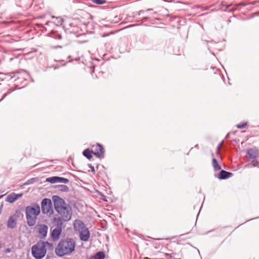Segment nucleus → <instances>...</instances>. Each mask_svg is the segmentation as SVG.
I'll use <instances>...</instances> for the list:
<instances>
[{
  "label": "nucleus",
  "mask_w": 259,
  "mask_h": 259,
  "mask_svg": "<svg viewBox=\"0 0 259 259\" xmlns=\"http://www.w3.org/2000/svg\"><path fill=\"white\" fill-rule=\"evenodd\" d=\"M199 212H198V213H197V217H198V215H199Z\"/></svg>",
  "instance_id": "obj_53"
},
{
  "label": "nucleus",
  "mask_w": 259,
  "mask_h": 259,
  "mask_svg": "<svg viewBox=\"0 0 259 259\" xmlns=\"http://www.w3.org/2000/svg\"><path fill=\"white\" fill-rule=\"evenodd\" d=\"M75 242L72 238L61 239L55 248V252L59 257L70 255L75 249Z\"/></svg>",
  "instance_id": "obj_1"
},
{
  "label": "nucleus",
  "mask_w": 259,
  "mask_h": 259,
  "mask_svg": "<svg viewBox=\"0 0 259 259\" xmlns=\"http://www.w3.org/2000/svg\"><path fill=\"white\" fill-rule=\"evenodd\" d=\"M74 229L76 231H81L84 228H87L85 225L82 221L79 220H76L74 223Z\"/></svg>",
  "instance_id": "obj_15"
},
{
  "label": "nucleus",
  "mask_w": 259,
  "mask_h": 259,
  "mask_svg": "<svg viewBox=\"0 0 259 259\" xmlns=\"http://www.w3.org/2000/svg\"><path fill=\"white\" fill-rule=\"evenodd\" d=\"M222 143H223V142L218 145V147H217L218 151H219L220 149L221 148L222 145Z\"/></svg>",
  "instance_id": "obj_37"
},
{
  "label": "nucleus",
  "mask_w": 259,
  "mask_h": 259,
  "mask_svg": "<svg viewBox=\"0 0 259 259\" xmlns=\"http://www.w3.org/2000/svg\"><path fill=\"white\" fill-rule=\"evenodd\" d=\"M252 167H257L259 168V161H255L253 162Z\"/></svg>",
  "instance_id": "obj_32"
},
{
  "label": "nucleus",
  "mask_w": 259,
  "mask_h": 259,
  "mask_svg": "<svg viewBox=\"0 0 259 259\" xmlns=\"http://www.w3.org/2000/svg\"><path fill=\"white\" fill-rule=\"evenodd\" d=\"M100 194V195L102 197V199L103 200V201H107V199H106V196H105L104 194H103L102 193H99Z\"/></svg>",
  "instance_id": "obj_33"
},
{
  "label": "nucleus",
  "mask_w": 259,
  "mask_h": 259,
  "mask_svg": "<svg viewBox=\"0 0 259 259\" xmlns=\"http://www.w3.org/2000/svg\"><path fill=\"white\" fill-rule=\"evenodd\" d=\"M93 153L94 152L89 148H87L82 151V155L89 160L93 158Z\"/></svg>",
  "instance_id": "obj_18"
},
{
  "label": "nucleus",
  "mask_w": 259,
  "mask_h": 259,
  "mask_svg": "<svg viewBox=\"0 0 259 259\" xmlns=\"http://www.w3.org/2000/svg\"><path fill=\"white\" fill-rule=\"evenodd\" d=\"M55 188L62 192H68L69 191V188L65 185H56Z\"/></svg>",
  "instance_id": "obj_19"
},
{
  "label": "nucleus",
  "mask_w": 259,
  "mask_h": 259,
  "mask_svg": "<svg viewBox=\"0 0 259 259\" xmlns=\"http://www.w3.org/2000/svg\"><path fill=\"white\" fill-rule=\"evenodd\" d=\"M80 58H75V60L76 61H78V60H79Z\"/></svg>",
  "instance_id": "obj_44"
},
{
  "label": "nucleus",
  "mask_w": 259,
  "mask_h": 259,
  "mask_svg": "<svg viewBox=\"0 0 259 259\" xmlns=\"http://www.w3.org/2000/svg\"><path fill=\"white\" fill-rule=\"evenodd\" d=\"M66 209H61L57 211L61 215V217L64 222H67L71 220L72 217V208L69 204L66 205Z\"/></svg>",
  "instance_id": "obj_6"
},
{
  "label": "nucleus",
  "mask_w": 259,
  "mask_h": 259,
  "mask_svg": "<svg viewBox=\"0 0 259 259\" xmlns=\"http://www.w3.org/2000/svg\"><path fill=\"white\" fill-rule=\"evenodd\" d=\"M40 212V206L37 203H33L26 207L27 224L29 227L33 226L35 225L37 216L39 214Z\"/></svg>",
  "instance_id": "obj_2"
},
{
  "label": "nucleus",
  "mask_w": 259,
  "mask_h": 259,
  "mask_svg": "<svg viewBox=\"0 0 259 259\" xmlns=\"http://www.w3.org/2000/svg\"><path fill=\"white\" fill-rule=\"evenodd\" d=\"M229 137H230V133H228V134L226 135V137H225V139H229Z\"/></svg>",
  "instance_id": "obj_41"
},
{
  "label": "nucleus",
  "mask_w": 259,
  "mask_h": 259,
  "mask_svg": "<svg viewBox=\"0 0 259 259\" xmlns=\"http://www.w3.org/2000/svg\"><path fill=\"white\" fill-rule=\"evenodd\" d=\"M105 256V253L103 251H100L95 253L93 257L94 259H104Z\"/></svg>",
  "instance_id": "obj_20"
},
{
  "label": "nucleus",
  "mask_w": 259,
  "mask_h": 259,
  "mask_svg": "<svg viewBox=\"0 0 259 259\" xmlns=\"http://www.w3.org/2000/svg\"><path fill=\"white\" fill-rule=\"evenodd\" d=\"M258 218H259V217H258L255 218H254V219H250V220H248V221H249L252 220H253V219H258ZM246 222H247V221Z\"/></svg>",
  "instance_id": "obj_43"
},
{
  "label": "nucleus",
  "mask_w": 259,
  "mask_h": 259,
  "mask_svg": "<svg viewBox=\"0 0 259 259\" xmlns=\"http://www.w3.org/2000/svg\"><path fill=\"white\" fill-rule=\"evenodd\" d=\"M57 220V226L56 227H62L63 224V219L61 217H58L57 219H55Z\"/></svg>",
  "instance_id": "obj_29"
},
{
  "label": "nucleus",
  "mask_w": 259,
  "mask_h": 259,
  "mask_svg": "<svg viewBox=\"0 0 259 259\" xmlns=\"http://www.w3.org/2000/svg\"><path fill=\"white\" fill-rule=\"evenodd\" d=\"M92 2L97 5H102L106 3V0H91Z\"/></svg>",
  "instance_id": "obj_28"
},
{
  "label": "nucleus",
  "mask_w": 259,
  "mask_h": 259,
  "mask_svg": "<svg viewBox=\"0 0 259 259\" xmlns=\"http://www.w3.org/2000/svg\"><path fill=\"white\" fill-rule=\"evenodd\" d=\"M51 22L50 21H48L46 22V25H48L49 23Z\"/></svg>",
  "instance_id": "obj_45"
},
{
  "label": "nucleus",
  "mask_w": 259,
  "mask_h": 259,
  "mask_svg": "<svg viewBox=\"0 0 259 259\" xmlns=\"http://www.w3.org/2000/svg\"><path fill=\"white\" fill-rule=\"evenodd\" d=\"M47 252V248H45V246L38 245V244L34 245L31 248V253L32 256L35 259H42L45 257Z\"/></svg>",
  "instance_id": "obj_3"
},
{
  "label": "nucleus",
  "mask_w": 259,
  "mask_h": 259,
  "mask_svg": "<svg viewBox=\"0 0 259 259\" xmlns=\"http://www.w3.org/2000/svg\"><path fill=\"white\" fill-rule=\"evenodd\" d=\"M29 77L27 72L24 69L17 70V90L21 89L25 87L26 83L23 86L19 87V84H22L26 81Z\"/></svg>",
  "instance_id": "obj_5"
},
{
  "label": "nucleus",
  "mask_w": 259,
  "mask_h": 259,
  "mask_svg": "<svg viewBox=\"0 0 259 259\" xmlns=\"http://www.w3.org/2000/svg\"><path fill=\"white\" fill-rule=\"evenodd\" d=\"M138 25H138V24H136V25H134V26H138ZM133 26V25H131L130 27H132V26Z\"/></svg>",
  "instance_id": "obj_46"
},
{
  "label": "nucleus",
  "mask_w": 259,
  "mask_h": 259,
  "mask_svg": "<svg viewBox=\"0 0 259 259\" xmlns=\"http://www.w3.org/2000/svg\"><path fill=\"white\" fill-rule=\"evenodd\" d=\"M16 222V214H13L8 219L7 226L8 228L13 229L15 228Z\"/></svg>",
  "instance_id": "obj_16"
},
{
  "label": "nucleus",
  "mask_w": 259,
  "mask_h": 259,
  "mask_svg": "<svg viewBox=\"0 0 259 259\" xmlns=\"http://www.w3.org/2000/svg\"><path fill=\"white\" fill-rule=\"evenodd\" d=\"M49 36L56 40L63 39V36L57 31L52 30L49 34Z\"/></svg>",
  "instance_id": "obj_17"
},
{
  "label": "nucleus",
  "mask_w": 259,
  "mask_h": 259,
  "mask_svg": "<svg viewBox=\"0 0 259 259\" xmlns=\"http://www.w3.org/2000/svg\"><path fill=\"white\" fill-rule=\"evenodd\" d=\"M145 259H150V258H149L148 257H145Z\"/></svg>",
  "instance_id": "obj_50"
},
{
  "label": "nucleus",
  "mask_w": 259,
  "mask_h": 259,
  "mask_svg": "<svg viewBox=\"0 0 259 259\" xmlns=\"http://www.w3.org/2000/svg\"><path fill=\"white\" fill-rule=\"evenodd\" d=\"M212 164L214 171H218L221 169V166L219 164L218 160L215 158H213L212 159Z\"/></svg>",
  "instance_id": "obj_21"
},
{
  "label": "nucleus",
  "mask_w": 259,
  "mask_h": 259,
  "mask_svg": "<svg viewBox=\"0 0 259 259\" xmlns=\"http://www.w3.org/2000/svg\"><path fill=\"white\" fill-rule=\"evenodd\" d=\"M62 227H55L51 232V237L53 241L58 240L61 234Z\"/></svg>",
  "instance_id": "obj_11"
},
{
  "label": "nucleus",
  "mask_w": 259,
  "mask_h": 259,
  "mask_svg": "<svg viewBox=\"0 0 259 259\" xmlns=\"http://www.w3.org/2000/svg\"><path fill=\"white\" fill-rule=\"evenodd\" d=\"M145 11L144 10H140L139 12H138L136 15H140L144 13Z\"/></svg>",
  "instance_id": "obj_35"
},
{
  "label": "nucleus",
  "mask_w": 259,
  "mask_h": 259,
  "mask_svg": "<svg viewBox=\"0 0 259 259\" xmlns=\"http://www.w3.org/2000/svg\"><path fill=\"white\" fill-rule=\"evenodd\" d=\"M236 6L237 7L245 6H246V4L245 3H238V4H236Z\"/></svg>",
  "instance_id": "obj_34"
},
{
  "label": "nucleus",
  "mask_w": 259,
  "mask_h": 259,
  "mask_svg": "<svg viewBox=\"0 0 259 259\" xmlns=\"http://www.w3.org/2000/svg\"><path fill=\"white\" fill-rule=\"evenodd\" d=\"M79 233V238L81 241L86 242L89 240L90 237V232L87 228L80 231Z\"/></svg>",
  "instance_id": "obj_12"
},
{
  "label": "nucleus",
  "mask_w": 259,
  "mask_h": 259,
  "mask_svg": "<svg viewBox=\"0 0 259 259\" xmlns=\"http://www.w3.org/2000/svg\"><path fill=\"white\" fill-rule=\"evenodd\" d=\"M233 176V173L223 169H221L220 171L218 174L217 177L219 180H226L232 177Z\"/></svg>",
  "instance_id": "obj_13"
},
{
  "label": "nucleus",
  "mask_w": 259,
  "mask_h": 259,
  "mask_svg": "<svg viewBox=\"0 0 259 259\" xmlns=\"http://www.w3.org/2000/svg\"><path fill=\"white\" fill-rule=\"evenodd\" d=\"M52 200L54 202V208L56 211H59V209H66V203L65 200L58 195H54L52 196Z\"/></svg>",
  "instance_id": "obj_7"
},
{
  "label": "nucleus",
  "mask_w": 259,
  "mask_h": 259,
  "mask_svg": "<svg viewBox=\"0 0 259 259\" xmlns=\"http://www.w3.org/2000/svg\"><path fill=\"white\" fill-rule=\"evenodd\" d=\"M246 156L250 160L251 162H254L256 158L259 157V151L256 148L248 149L246 151Z\"/></svg>",
  "instance_id": "obj_8"
},
{
  "label": "nucleus",
  "mask_w": 259,
  "mask_h": 259,
  "mask_svg": "<svg viewBox=\"0 0 259 259\" xmlns=\"http://www.w3.org/2000/svg\"><path fill=\"white\" fill-rule=\"evenodd\" d=\"M41 208L44 214H53V209L51 200L49 198H44L41 203Z\"/></svg>",
  "instance_id": "obj_4"
},
{
  "label": "nucleus",
  "mask_w": 259,
  "mask_h": 259,
  "mask_svg": "<svg viewBox=\"0 0 259 259\" xmlns=\"http://www.w3.org/2000/svg\"><path fill=\"white\" fill-rule=\"evenodd\" d=\"M1 197V196H0V198Z\"/></svg>",
  "instance_id": "obj_54"
},
{
  "label": "nucleus",
  "mask_w": 259,
  "mask_h": 259,
  "mask_svg": "<svg viewBox=\"0 0 259 259\" xmlns=\"http://www.w3.org/2000/svg\"><path fill=\"white\" fill-rule=\"evenodd\" d=\"M42 245L45 246V248H47L49 250H53V244L52 243H50L48 241L42 242L41 243Z\"/></svg>",
  "instance_id": "obj_24"
},
{
  "label": "nucleus",
  "mask_w": 259,
  "mask_h": 259,
  "mask_svg": "<svg viewBox=\"0 0 259 259\" xmlns=\"http://www.w3.org/2000/svg\"><path fill=\"white\" fill-rule=\"evenodd\" d=\"M10 251L11 249L10 248H7L5 251L6 253L10 252Z\"/></svg>",
  "instance_id": "obj_39"
},
{
  "label": "nucleus",
  "mask_w": 259,
  "mask_h": 259,
  "mask_svg": "<svg viewBox=\"0 0 259 259\" xmlns=\"http://www.w3.org/2000/svg\"><path fill=\"white\" fill-rule=\"evenodd\" d=\"M46 182L51 184H55L56 183L67 184L69 183V181L68 179L65 178L58 176H54L47 178L46 179Z\"/></svg>",
  "instance_id": "obj_9"
},
{
  "label": "nucleus",
  "mask_w": 259,
  "mask_h": 259,
  "mask_svg": "<svg viewBox=\"0 0 259 259\" xmlns=\"http://www.w3.org/2000/svg\"><path fill=\"white\" fill-rule=\"evenodd\" d=\"M48 229V227L45 224H41L39 225L38 233L40 238L44 239L47 236Z\"/></svg>",
  "instance_id": "obj_14"
},
{
  "label": "nucleus",
  "mask_w": 259,
  "mask_h": 259,
  "mask_svg": "<svg viewBox=\"0 0 259 259\" xmlns=\"http://www.w3.org/2000/svg\"><path fill=\"white\" fill-rule=\"evenodd\" d=\"M38 179L37 178H33L28 180L25 183H23V184H19V185H20V186L21 187L22 186H26V185L32 184L34 183L37 182L38 181Z\"/></svg>",
  "instance_id": "obj_22"
},
{
  "label": "nucleus",
  "mask_w": 259,
  "mask_h": 259,
  "mask_svg": "<svg viewBox=\"0 0 259 259\" xmlns=\"http://www.w3.org/2000/svg\"><path fill=\"white\" fill-rule=\"evenodd\" d=\"M211 231H208V232L206 233V234L209 233V232H210Z\"/></svg>",
  "instance_id": "obj_49"
},
{
  "label": "nucleus",
  "mask_w": 259,
  "mask_h": 259,
  "mask_svg": "<svg viewBox=\"0 0 259 259\" xmlns=\"http://www.w3.org/2000/svg\"><path fill=\"white\" fill-rule=\"evenodd\" d=\"M20 57H21V56L17 55V58H19Z\"/></svg>",
  "instance_id": "obj_48"
},
{
  "label": "nucleus",
  "mask_w": 259,
  "mask_h": 259,
  "mask_svg": "<svg viewBox=\"0 0 259 259\" xmlns=\"http://www.w3.org/2000/svg\"><path fill=\"white\" fill-rule=\"evenodd\" d=\"M88 166L91 168V170L93 174H95V170L94 167L91 163H88Z\"/></svg>",
  "instance_id": "obj_30"
},
{
  "label": "nucleus",
  "mask_w": 259,
  "mask_h": 259,
  "mask_svg": "<svg viewBox=\"0 0 259 259\" xmlns=\"http://www.w3.org/2000/svg\"><path fill=\"white\" fill-rule=\"evenodd\" d=\"M65 65H66V64H65V63H64V64H63L62 65V66H65Z\"/></svg>",
  "instance_id": "obj_51"
},
{
  "label": "nucleus",
  "mask_w": 259,
  "mask_h": 259,
  "mask_svg": "<svg viewBox=\"0 0 259 259\" xmlns=\"http://www.w3.org/2000/svg\"><path fill=\"white\" fill-rule=\"evenodd\" d=\"M152 10H153V9H147L146 10H145V12H149V11H152Z\"/></svg>",
  "instance_id": "obj_42"
},
{
  "label": "nucleus",
  "mask_w": 259,
  "mask_h": 259,
  "mask_svg": "<svg viewBox=\"0 0 259 259\" xmlns=\"http://www.w3.org/2000/svg\"><path fill=\"white\" fill-rule=\"evenodd\" d=\"M22 195V193H17V199L21 197Z\"/></svg>",
  "instance_id": "obj_38"
},
{
  "label": "nucleus",
  "mask_w": 259,
  "mask_h": 259,
  "mask_svg": "<svg viewBox=\"0 0 259 259\" xmlns=\"http://www.w3.org/2000/svg\"><path fill=\"white\" fill-rule=\"evenodd\" d=\"M237 8H233L232 9H229V11H228V12H234L235 11L237 10Z\"/></svg>",
  "instance_id": "obj_36"
},
{
  "label": "nucleus",
  "mask_w": 259,
  "mask_h": 259,
  "mask_svg": "<svg viewBox=\"0 0 259 259\" xmlns=\"http://www.w3.org/2000/svg\"><path fill=\"white\" fill-rule=\"evenodd\" d=\"M217 4L219 6H225L227 9H225V10H221L223 11H224V12H228L229 10H227V9L229 8V7H230L231 6L233 5L232 3L229 4V5H227L226 3H225V2H217Z\"/></svg>",
  "instance_id": "obj_25"
},
{
  "label": "nucleus",
  "mask_w": 259,
  "mask_h": 259,
  "mask_svg": "<svg viewBox=\"0 0 259 259\" xmlns=\"http://www.w3.org/2000/svg\"><path fill=\"white\" fill-rule=\"evenodd\" d=\"M54 48L55 49H57V48H62V46L58 45V46H55Z\"/></svg>",
  "instance_id": "obj_40"
},
{
  "label": "nucleus",
  "mask_w": 259,
  "mask_h": 259,
  "mask_svg": "<svg viewBox=\"0 0 259 259\" xmlns=\"http://www.w3.org/2000/svg\"><path fill=\"white\" fill-rule=\"evenodd\" d=\"M247 125V122H241L236 125V127L239 129H243L246 128Z\"/></svg>",
  "instance_id": "obj_27"
},
{
  "label": "nucleus",
  "mask_w": 259,
  "mask_h": 259,
  "mask_svg": "<svg viewBox=\"0 0 259 259\" xmlns=\"http://www.w3.org/2000/svg\"><path fill=\"white\" fill-rule=\"evenodd\" d=\"M52 18H56V21L55 22V23H56L58 26L62 25L63 22H64L63 19L61 17H56L55 16H53Z\"/></svg>",
  "instance_id": "obj_26"
},
{
  "label": "nucleus",
  "mask_w": 259,
  "mask_h": 259,
  "mask_svg": "<svg viewBox=\"0 0 259 259\" xmlns=\"http://www.w3.org/2000/svg\"><path fill=\"white\" fill-rule=\"evenodd\" d=\"M16 200V194L12 193L9 195L7 198L6 201L10 203L14 202Z\"/></svg>",
  "instance_id": "obj_23"
},
{
  "label": "nucleus",
  "mask_w": 259,
  "mask_h": 259,
  "mask_svg": "<svg viewBox=\"0 0 259 259\" xmlns=\"http://www.w3.org/2000/svg\"><path fill=\"white\" fill-rule=\"evenodd\" d=\"M197 146H198V145H196L195 147H197Z\"/></svg>",
  "instance_id": "obj_52"
},
{
  "label": "nucleus",
  "mask_w": 259,
  "mask_h": 259,
  "mask_svg": "<svg viewBox=\"0 0 259 259\" xmlns=\"http://www.w3.org/2000/svg\"><path fill=\"white\" fill-rule=\"evenodd\" d=\"M58 68H59V67H58H58H55L54 69H58Z\"/></svg>",
  "instance_id": "obj_47"
},
{
  "label": "nucleus",
  "mask_w": 259,
  "mask_h": 259,
  "mask_svg": "<svg viewBox=\"0 0 259 259\" xmlns=\"http://www.w3.org/2000/svg\"><path fill=\"white\" fill-rule=\"evenodd\" d=\"M149 19V17H144L142 18V20H137V22H140L141 23H143L144 22H146L147 21H148Z\"/></svg>",
  "instance_id": "obj_31"
},
{
  "label": "nucleus",
  "mask_w": 259,
  "mask_h": 259,
  "mask_svg": "<svg viewBox=\"0 0 259 259\" xmlns=\"http://www.w3.org/2000/svg\"><path fill=\"white\" fill-rule=\"evenodd\" d=\"M105 150L103 145L100 143H97L94 154L98 158L104 157Z\"/></svg>",
  "instance_id": "obj_10"
}]
</instances>
